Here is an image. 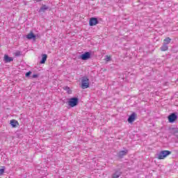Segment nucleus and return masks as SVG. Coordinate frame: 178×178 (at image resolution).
<instances>
[{
  "label": "nucleus",
  "instance_id": "f257e3e1",
  "mask_svg": "<svg viewBox=\"0 0 178 178\" xmlns=\"http://www.w3.org/2000/svg\"><path fill=\"white\" fill-rule=\"evenodd\" d=\"M67 99L68 100L67 102L68 106H70V108H74V106H77L79 105V99L76 97Z\"/></svg>",
  "mask_w": 178,
  "mask_h": 178
},
{
  "label": "nucleus",
  "instance_id": "f03ea898",
  "mask_svg": "<svg viewBox=\"0 0 178 178\" xmlns=\"http://www.w3.org/2000/svg\"><path fill=\"white\" fill-rule=\"evenodd\" d=\"M172 154V152L169 150H162L156 154L157 159H165L167 156H169Z\"/></svg>",
  "mask_w": 178,
  "mask_h": 178
},
{
  "label": "nucleus",
  "instance_id": "7ed1b4c3",
  "mask_svg": "<svg viewBox=\"0 0 178 178\" xmlns=\"http://www.w3.org/2000/svg\"><path fill=\"white\" fill-rule=\"evenodd\" d=\"M88 87H90V79L87 76L82 77L81 88H83V90H86V88H88Z\"/></svg>",
  "mask_w": 178,
  "mask_h": 178
},
{
  "label": "nucleus",
  "instance_id": "20e7f679",
  "mask_svg": "<svg viewBox=\"0 0 178 178\" xmlns=\"http://www.w3.org/2000/svg\"><path fill=\"white\" fill-rule=\"evenodd\" d=\"M91 58V52L86 51L79 56V59H81V60H88Z\"/></svg>",
  "mask_w": 178,
  "mask_h": 178
},
{
  "label": "nucleus",
  "instance_id": "39448f33",
  "mask_svg": "<svg viewBox=\"0 0 178 178\" xmlns=\"http://www.w3.org/2000/svg\"><path fill=\"white\" fill-rule=\"evenodd\" d=\"M169 123H175L177 120V113H172L168 116Z\"/></svg>",
  "mask_w": 178,
  "mask_h": 178
},
{
  "label": "nucleus",
  "instance_id": "423d86ee",
  "mask_svg": "<svg viewBox=\"0 0 178 178\" xmlns=\"http://www.w3.org/2000/svg\"><path fill=\"white\" fill-rule=\"evenodd\" d=\"M99 23V21H98V18L97 17H91L89 20V26L92 27L93 26H97Z\"/></svg>",
  "mask_w": 178,
  "mask_h": 178
},
{
  "label": "nucleus",
  "instance_id": "0eeeda50",
  "mask_svg": "<svg viewBox=\"0 0 178 178\" xmlns=\"http://www.w3.org/2000/svg\"><path fill=\"white\" fill-rule=\"evenodd\" d=\"M137 119V114L136 113H132L128 118L127 122L128 123H133L134 120Z\"/></svg>",
  "mask_w": 178,
  "mask_h": 178
},
{
  "label": "nucleus",
  "instance_id": "6e6552de",
  "mask_svg": "<svg viewBox=\"0 0 178 178\" xmlns=\"http://www.w3.org/2000/svg\"><path fill=\"white\" fill-rule=\"evenodd\" d=\"M127 154H129V150L128 149L122 150V151H120L117 154V156L118 158H120V159H122L124 156H126V155H127Z\"/></svg>",
  "mask_w": 178,
  "mask_h": 178
},
{
  "label": "nucleus",
  "instance_id": "1a4fd4ad",
  "mask_svg": "<svg viewBox=\"0 0 178 178\" xmlns=\"http://www.w3.org/2000/svg\"><path fill=\"white\" fill-rule=\"evenodd\" d=\"M26 38L27 40H33V41H35L37 35H35L33 31H31L28 35H26Z\"/></svg>",
  "mask_w": 178,
  "mask_h": 178
},
{
  "label": "nucleus",
  "instance_id": "9d476101",
  "mask_svg": "<svg viewBox=\"0 0 178 178\" xmlns=\"http://www.w3.org/2000/svg\"><path fill=\"white\" fill-rule=\"evenodd\" d=\"M49 9V7L45 4H42V6L39 9V13H45V10H48Z\"/></svg>",
  "mask_w": 178,
  "mask_h": 178
},
{
  "label": "nucleus",
  "instance_id": "9b49d317",
  "mask_svg": "<svg viewBox=\"0 0 178 178\" xmlns=\"http://www.w3.org/2000/svg\"><path fill=\"white\" fill-rule=\"evenodd\" d=\"M120 176H122V171L120 170H116L115 173L112 175L111 178H119Z\"/></svg>",
  "mask_w": 178,
  "mask_h": 178
},
{
  "label": "nucleus",
  "instance_id": "f8f14e48",
  "mask_svg": "<svg viewBox=\"0 0 178 178\" xmlns=\"http://www.w3.org/2000/svg\"><path fill=\"white\" fill-rule=\"evenodd\" d=\"M4 62L5 63H10V62H13V58L9 57L8 54L4 55Z\"/></svg>",
  "mask_w": 178,
  "mask_h": 178
},
{
  "label": "nucleus",
  "instance_id": "ddd939ff",
  "mask_svg": "<svg viewBox=\"0 0 178 178\" xmlns=\"http://www.w3.org/2000/svg\"><path fill=\"white\" fill-rule=\"evenodd\" d=\"M10 124L11 127H13V129H15V127H17V126H19V122H17V120H11L10 121Z\"/></svg>",
  "mask_w": 178,
  "mask_h": 178
},
{
  "label": "nucleus",
  "instance_id": "4468645a",
  "mask_svg": "<svg viewBox=\"0 0 178 178\" xmlns=\"http://www.w3.org/2000/svg\"><path fill=\"white\" fill-rule=\"evenodd\" d=\"M47 59H48V55L45 54H42V59L40 61V65H44L47 62Z\"/></svg>",
  "mask_w": 178,
  "mask_h": 178
},
{
  "label": "nucleus",
  "instance_id": "2eb2a0df",
  "mask_svg": "<svg viewBox=\"0 0 178 178\" xmlns=\"http://www.w3.org/2000/svg\"><path fill=\"white\" fill-rule=\"evenodd\" d=\"M170 41H172V39H170V38H166L163 40V44L165 45H169V44H170Z\"/></svg>",
  "mask_w": 178,
  "mask_h": 178
},
{
  "label": "nucleus",
  "instance_id": "dca6fc26",
  "mask_svg": "<svg viewBox=\"0 0 178 178\" xmlns=\"http://www.w3.org/2000/svg\"><path fill=\"white\" fill-rule=\"evenodd\" d=\"M169 49V47L168 44H163L162 47H161V51H165Z\"/></svg>",
  "mask_w": 178,
  "mask_h": 178
},
{
  "label": "nucleus",
  "instance_id": "f3484780",
  "mask_svg": "<svg viewBox=\"0 0 178 178\" xmlns=\"http://www.w3.org/2000/svg\"><path fill=\"white\" fill-rule=\"evenodd\" d=\"M22 56V51H17L15 53V56Z\"/></svg>",
  "mask_w": 178,
  "mask_h": 178
},
{
  "label": "nucleus",
  "instance_id": "a211bd4d",
  "mask_svg": "<svg viewBox=\"0 0 178 178\" xmlns=\"http://www.w3.org/2000/svg\"><path fill=\"white\" fill-rule=\"evenodd\" d=\"M64 90H65L68 94H70V88H69V86H65Z\"/></svg>",
  "mask_w": 178,
  "mask_h": 178
},
{
  "label": "nucleus",
  "instance_id": "6ab92c4d",
  "mask_svg": "<svg viewBox=\"0 0 178 178\" xmlns=\"http://www.w3.org/2000/svg\"><path fill=\"white\" fill-rule=\"evenodd\" d=\"M31 73H33V72H31V71H29V72H26L25 74V76L26 77H30V76H31Z\"/></svg>",
  "mask_w": 178,
  "mask_h": 178
},
{
  "label": "nucleus",
  "instance_id": "aec40b11",
  "mask_svg": "<svg viewBox=\"0 0 178 178\" xmlns=\"http://www.w3.org/2000/svg\"><path fill=\"white\" fill-rule=\"evenodd\" d=\"M5 173V168L0 169V176H2Z\"/></svg>",
  "mask_w": 178,
  "mask_h": 178
},
{
  "label": "nucleus",
  "instance_id": "412c9836",
  "mask_svg": "<svg viewBox=\"0 0 178 178\" xmlns=\"http://www.w3.org/2000/svg\"><path fill=\"white\" fill-rule=\"evenodd\" d=\"M37 77H38V74H34L32 76V79H37Z\"/></svg>",
  "mask_w": 178,
  "mask_h": 178
},
{
  "label": "nucleus",
  "instance_id": "4be33fe9",
  "mask_svg": "<svg viewBox=\"0 0 178 178\" xmlns=\"http://www.w3.org/2000/svg\"><path fill=\"white\" fill-rule=\"evenodd\" d=\"M106 62H109V60H111V57L108 56H106Z\"/></svg>",
  "mask_w": 178,
  "mask_h": 178
},
{
  "label": "nucleus",
  "instance_id": "5701e85b",
  "mask_svg": "<svg viewBox=\"0 0 178 178\" xmlns=\"http://www.w3.org/2000/svg\"><path fill=\"white\" fill-rule=\"evenodd\" d=\"M42 0H35L36 2H41Z\"/></svg>",
  "mask_w": 178,
  "mask_h": 178
},
{
  "label": "nucleus",
  "instance_id": "b1692460",
  "mask_svg": "<svg viewBox=\"0 0 178 178\" xmlns=\"http://www.w3.org/2000/svg\"><path fill=\"white\" fill-rule=\"evenodd\" d=\"M63 104H65V102H65V100H63Z\"/></svg>",
  "mask_w": 178,
  "mask_h": 178
}]
</instances>
